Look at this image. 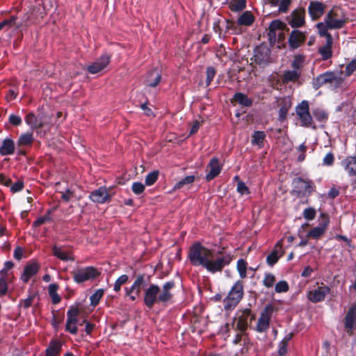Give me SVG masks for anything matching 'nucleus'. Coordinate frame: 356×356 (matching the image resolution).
<instances>
[{
	"label": "nucleus",
	"mask_w": 356,
	"mask_h": 356,
	"mask_svg": "<svg viewBox=\"0 0 356 356\" xmlns=\"http://www.w3.org/2000/svg\"><path fill=\"white\" fill-rule=\"evenodd\" d=\"M188 257L193 265L202 266L211 273L221 271L232 261L229 254L222 251L215 253L199 243L191 247Z\"/></svg>",
	"instance_id": "nucleus-1"
},
{
	"label": "nucleus",
	"mask_w": 356,
	"mask_h": 356,
	"mask_svg": "<svg viewBox=\"0 0 356 356\" xmlns=\"http://www.w3.org/2000/svg\"><path fill=\"white\" fill-rule=\"evenodd\" d=\"M175 287L172 281L166 282L162 287L156 284H151L145 291L144 302L149 308H152L157 302H166L171 300L172 294L171 290Z\"/></svg>",
	"instance_id": "nucleus-2"
},
{
	"label": "nucleus",
	"mask_w": 356,
	"mask_h": 356,
	"mask_svg": "<svg viewBox=\"0 0 356 356\" xmlns=\"http://www.w3.org/2000/svg\"><path fill=\"white\" fill-rule=\"evenodd\" d=\"M325 22L330 29L343 27L346 19L342 9L340 7H333L328 12Z\"/></svg>",
	"instance_id": "nucleus-3"
},
{
	"label": "nucleus",
	"mask_w": 356,
	"mask_h": 356,
	"mask_svg": "<svg viewBox=\"0 0 356 356\" xmlns=\"http://www.w3.org/2000/svg\"><path fill=\"white\" fill-rule=\"evenodd\" d=\"M99 274L98 270L92 266L78 268L72 271L74 281L78 284L95 279Z\"/></svg>",
	"instance_id": "nucleus-4"
},
{
	"label": "nucleus",
	"mask_w": 356,
	"mask_h": 356,
	"mask_svg": "<svg viewBox=\"0 0 356 356\" xmlns=\"http://www.w3.org/2000/svg\"><path fill=\"white\" fill-rule=\"evenodd\" d=\"M243 288L241 282L238 281L235 283L224 300L225 309H230L239 302L243 295Z\"/></svg>",
	"instance_id": "nucleus-5"
},
{
	"label": "nucleus",
	"mask_w": 356,
	"mask_h": 356,
	"mask_svg": "<svg viewBox=\"0 0 356 356\" xmlns=\"http://www.w3.org/2000/svg\"><path fill=\"white\" fill-rule=\"evenodd\" d=\"M252 318L250 309H245L236 314L232 324V328L236 331L244 332L248 327V321H250Z\"/></svg>",
	"instance_id": "nucleus-6"
},
{
	"label": "nucleus",
	"mask_w": 356,
	"mask_h": 356,
	"mask_svg": "<svg viewBox=\"0 0 356 356\" xmlns=\"http://www.w3.org/2000/svg\"><path fill=\"white\" fill-rule=\"evenodd\" d=\"M25 122L32 129H38L42 128L46 124H50L51 118L44 114L36 117L33 113H29L25 117Z\"/></svg>",
	"instance_id": "nucleus-7"
},
{
	"label": "nucleus",
	"mask_w": 356,
	"mask_h": 356,
	"mask_svg": "<svg viewBox=\"0 0 356 356\" xmlns=\"http://www.w3.org/2000/svg\"><path fill=\"white\" fill-rule=\"evenodd\" d=\"M112 195L111 188L100 187L90 193V199L95 203L103 204L110 202Z\"/></svg>",
	"instance_id": "nucleus-8"
},
{
	"label": "nucleus",
	"mask_w": 356,
	"mask_h": 356,
	"mask_svg": "<svg viewBox=\"0 0 356 356\" xmlns=\"http://www.w3.org/2000/svg\"><path fill=\"white\" fill-rule=\"evenodd\" d=\"M296 112L303 126L308 127L311 124L312 118L309 111V104L307 101H302L298 104L296 106Z\"/></svg>",
	"instance_id": "nucleus-9"
},
{
	"label": "nucleus",
	"mask_w": 356,
	"mask_h": 356,
	"mask_svg": "<svg viewBox=\"0 0 356 356\" xmlns=\"http://www.w3.org/2000/svg\"><path fill=\"white\" fill-rule=\"evenodd\" d=\"M305 10L304 8H300L293 10L289 19V24L293 28L300 27L305 24Z\"/></svg>",
	"instance_id": "nucleus-10"
},
{
	"label": "nucleus",
	"mask_w": 356,
	"mask_h": 356,
	"mask_svg": "<svg viewBox=\"0 0 356 356\" xmlns=\"http://www.w3.org/2000/svg\"><path fill=\"white\" fill-rule=\"evenodd\" d=\"M330 289L327 286H318L312 291H310L308 293V298L312 302H318L323 301L325 296L330 293Z\"/></svg>",
	"instance_id": "nucleus-11"
},
{
	"label": "nucleus",
	"mask_w": 356,
	"mask_h": 356,
	"mask_svg": "<svg viewBox=\"0 0 356 356\" xmlns=\"http://www.w3.org/2000/svg\"><path fill=\"white\" fill-rule=\"evenodd\" d=\"M145 285V279L143 275L138 276L130 289L126 288V293L130 297L131 300H135L140 293L141 289Z\"/></svg>",
	"instance_id": "nucleus-12"
},
{
	"label": "nucleus",
	"mask_w": 356,
	"mask_h": 356,
	"mask_svg": "<svg viewBox=\"0 0 356 356\" xmlns=\"http://www.w3.org/2000/svg\"><path fill=\"white\" fill-rule=\"evenodd\" d=\"M110 63V57L108 55H104L95 62L87 67V70L90 74H97L104 69Z\"/></svg>",
	"instance_id": "nucleus-13"
},
{
	"label": "nucleus",
	"mask_w": 356,
	"mask_h": 356,
	"mask_svg": "<svg viewBox=\"0 0 356 356\" xmlns=\"http://www.w3.org/2000/svg\"><path fill=\"white\" fill-rule=\"evenodd\" d=\"M325 6L319 1H312L309 3L308 11L314 20L319 19L323 14Z\"/></svg>",
	"instance_id": "nucleus-14"
},
{
	"label": "nucleus",
	"mask_w": 356,
	"mask_h": 356,
	"mask_svg": "<svg viewBox=\"0 0 356 356\" xmlns=\"http://www.w3.org/2000/svg\"><path fill=\"white\" fill-rule=\"evenodd\" d=\"M305 35L302 32L294 30L290 35L289 43L292 49H296L305 42Z\"/></svg>",
	"instance_id": "nucleus-15"
},
{
	"label": "nucleus",
	"mask_w": 356,
	"mask_h": 356,
	"mask_svg": "<svg viewBox=\"0 0 356 356\" xmlns=\"http://www.w3.org/2000/svg\"><path fill=\"white\" fill-rule=\"evenodd\" d=\"M161 75L157 69H154L146 74L145 83L147 86L156 87L160 82Z\"/></svg>",
	"instance_id": "nucleus-16"
},
{
	"label": "nucleus",
	"mask_w": 356,
	"mask_h": 356,
	"mask_svg": "<svg viewBox=\"0 0 356 356\" xmlns=\"http://www.w3.org/2000/svg\"><path fill=\"white\" fill-rule=\"evenodd\" d=\"M208 168H209V171L206 176L207 181L213 179L220 172L221 168L220 166L219 161L216 158H213L211 160Z\"/></svg>",
	"instance_id": "nucleus-17"
},
{
	"label": "nucleus",
	"mask_w": 356,
	"mask_h": 356,
	"mask_svg": "<svg viewBox=\"0 0 356 356\" xmlns=\"http://www.w3.org/2000/svg\"><path fill=\"white\" fill-rule=\"evenodd\" d=\"M254 56L259 64H266L270 60V50L266 47H260L257 49Z\"/></svg>",
	"instance_id": "nucleus-18"
},
{
	"label": "nucleus",
	"mask_w": 356,
	"mask_h": 356,
	"mask_svg": "<svg viewBox=\"0 0 356 356\" xmlns=\"http://www.w3.org/2000/svg\"><path fill=\"white\" fill-rule=\"evenodd\" d=\"M332 38L331 35L328 36V41L322 47H319L318 52L322 56V59L325 60L330 58L332 56Z\"/></svg>",
	"instance_id": "nucleus-19"
},
{
	"label": "nucleus",
	"mask_w": 356,
	"mask_h": 356,
	"mask_svg": "<svg viewBox=\"0 0 356 356\" xmlns=\"http://www.w3.org/2000/svg\"><path fill=\"white\" fill-rule=\"evenodd\" d=\"M53 254L63 261H74L72 253L69 251L64 250L62 248L54 245L52 248Z\"/></svg>",
	"instance_id": "nucleus-20"
},
{
	"label": "nucleus",
	"mask_w": 356,
	"mask_h": 356,
	"mask_svg": "<svg viewBox=\"0 0 356 356\" xmlns=\"http://www.w3.org/2000/svg\"><path fill=\"white\" fill-rule=\"evenodd\" d=\"M38 270V266L36 264H31L26 266L21 276L23 282H27L30 278L37 273Z\"/></svg>",
	"instance_id": "nucleus-21"
},
{
	"label": "nucleus",
	"mask_w": 356,
	"mask_h": 356,
	"mask_svg": "<svg viewBox=\"0 0 356 356\" xmlns=\"http://www.w3.org/2000/svg\"><path fill=\"white\" fill-rule=\"evenodd\" d=\"M354 323L356 325V306L350 309L345 318V326L348 331L352 330Z\"/></svg>",
	"instance_id": "nucleus-22"
},
{
	"label": "nucleus",
	"mask_w": 356,
	"mask_h": 356,
	"mask_svg": "<svg viewBox=\"0 0 356 356\" xmlns=\"http://www.w3.org/2000/svg\"><path fill=\"white\" fill-rule=\"evenodd\" d=\"M328 224V220L326 218L323 225L318 226L310 230L307 234V237L314 239L319 238L325 232L326 226Z\"/></svg>",
	"instance_id": "nucleus-23"
},
{
	"label": "nucleus",
	"mask_w": 356,
	"mask_h": 356,
	"mask_svg": "<svg viewBox=\"0 0 356 356\" xmlns=\"http://www.w3.org/2000/svg\"><path fill=\"white\" fill-rule=\"evenodd\" d=\"M270 316L264 312L261 314L257 325V330L259 332L266 331L269 327Z\"/></svg>",
	"instance_id": "nucleus-24"
},
{
	"label": "nucleus",
	"mask_w": 356,
	"mask_h": 356,
	"mask_svg": "<svg viewBox=\"0 0 356 356\" xmlns=\"http://www.w3.org/2000/svg\"><path fill=\"white\" fill-rule=\"evenodd\" d=\"M15 150L14 142L10 138L5 139L3 141L2 146L0 147V154L1 155L12 154Z\"/></svg>",
	"instance_id": "nucleus-25"
},
{
	"label": "nucleus",
	"mask_w": 356,
	"mask_h": 356,
	"mask_svg": "<svg viewBox=\"0 0 356 356\" xmlns=\"http://www.w3.org/2000/svg\"><path fill=\"white\" fill-rule=\"evenodd\" d=\"M277 248H280V250L282 249L281 241L277 243L275 249L266 258V261L270 266H273L276 264L279 258L282 256V254H279V250Z\"/></svg>",
	"instance_id": "nucleus-26"
},
{
	"label": "nucleus",
	"mask_w": 356,
	"mask_h": 356,
	"mask_svg": "<svg viewBox=\"0 0 356 356\" xmlns=\"http://www.w3.org/2000/svg\"><path fill=\"white\" fill-rule=\"evenodd\" d=\"M300 76V72L298 70H287L283 73L282 82L284 83L289 82H295Z\"/></svg>",
	"instance_id": "nucleus-27"
},
{
	"label": "nucleus",
	"mask_w": 356,
	"mask_h": 356,
	"mask_svg": "<svg viewBox=\"0 0 356 356\" xmlns=\"http://www.w3.org/2000/svg\"><path fill=\"white\" fill-rule=\"evenodd\" d=\"M254 16L250 11H245L237 19V24L243 26H250L254 22Z\"/></svg>",
	"instance_id": "nucleus-28"
},
{
	"label": "nucleus",
	"mask_w": 356,
	"mask_h": 356,
	"mask_svg": "<svg viewBox=\"0 0 356 356\" xmlns=\"http://www.w3.org/2000/svg\"><path fill=\"white\" fill-rule=\"evenodd\" d=\"M61 351V343L52 341L46 350V356H58Z\"/></svg>",
	"instance_id": "nucleus-29"
},
{
	"label": "nucleus",
	"mask_w": 356,
	"mask_h": 356,
	"mask_svg": "<svg viewBox=\"0 0 356 356\" xmlns=\"http://www.w3.org/2000/svg\"><path fill=\"white\" fill-rule=\"evenodd\" d=\"M334 76L335 74L334 72H327L326 73L319 75L316 78V81L318 86H321L326 83H330L332 81V80H334Z\"/></svg>",
	"instance_id": "nucleus-30"
},
{
	"label": "nucleus",
	"mask_w": 356,
	"mask_h": 356,
	"mask_svg": "<svg viewBox=\"0 0 356 356\" xmlns=\"http://www.w3.org/2000/svg\"><path fill=\"white\" fill-rule=\"evenodd\" d=\"M233 99L239 104L246 107L250 106L252 104V100L241 92L236 93Z\"/></svg>",
	"instance_id": "nucleus-31"
},
{
	"label": "nucleus",
	"mask_w": 356,
	"mask_h": 356,
	"mask_svg": "<svg viewBox=\"0 0 356 356\" xmlns=\"http://www.w3.org/2000/svg\"><path fill=\"white\" fill-rule=\"evenodd\" d=\"M293 337V333H289L284 337L282 341L279 344V348L277 356H284L287 353V345L289 341Z\"/></svg>",
	"instance_id": "nucleus-32"
},
{
	"label": "nucleus",
	"mask_w": 356,
	"mask_h": 356,
	"mask_svg": "<svg viewBox=\"0 0 356 356\" xmlns=\"http://www.w3.org/2000/svg\"><path fill=\"white\" fill-rule=\"evenodd\" d=\"M33 142V136L32 133H26L20 136L17 141V145L29 146Z\"/></svg>",
	"instance_id": "nucleus-33"
},
{
	"label": "nucleus",
	"mask_w": 356,
	"mask_h": 356,
	"mask_svg": "<svg viewBox=\"0 0 356 356\" xmlns=\"http://www.w3.org/2000/svg\"><path fill=\"white\" fill-rule=\"evenodd\" d=\"M286 24L280 20L273 21L269 26V31L270 36H275V31L277 30L282 31L285 29Z\"/></svg>",
	"instance_id": "nucleus-34"
},
{
	"label": "nucleus",
	"mask_w": 356,
	"mask_h": 356,
	"mask_svg": "<svg viewBox=\"0 0 356 356\" xmlns=\"http://www.w3.org/2000/svg\"><path fill=\"white\" fill-rule=\"evenodd\" d=\"M265 138L266 134L264 131H256L252 135V143L261 147L264 146V140Z\"/></svg>",
	"instance_id": "nucleus-35"
},
{
	"label": "nucleus",
	"mask_w": 356,
	"mask_h": 356,
	"mask_svg": "<svg viewBox=\"0 0 356 356\" xmlns=\"http://www.w3.org/2000/svg\"><path fill=\"white\" fill-rule=\"evenodd\" d=\"M344 163L346 165V169L348 170L350 175H356V157H348L347 158Z\"/></svg>",
	"instance_id": "nucleus-36"
},
{
	"label": "nucleus",
	"mask_w": 356,
	"mask_h": 356,
	"mask_svg": "<svg viewBox=\"0 0 356 356\" xmlns=\"http://www.w3.org/2000/svg\"><path fill=\"white\" fill-rule=\"evenodd\" d=\"M246 6V0H233L229 3V8L234 12L243 10Z\"/></svg>",
	"instance_id": "nucleus-37"
},
{
	"label": "nucleus",
	"mask_w": 356,
	"mask_h": 356,
	"mask_svg": "<svg viewBox=\"0 0 356 356\" xmlns=\"http://www.w3.org/2000/svg\"><path fill=\"white\" fill-rule=\"evenodd\" d=\"M195 180V177L193 175L187 176L183 179L180 180L179 182H177L173 190L175 191L177 189H179L182 187H184L185 185L190 184L193 183Z\"/></svg>",
	"instance_id": "nucleus-38"
},
{
	"label": "nucleus",
	"mask_w": 356,
	"mask_h": 356,
	"mask_svg": "<svg viewBox=\"0 0 356 356\" xmlns=\"http://www.w3.org/2000/svg\"><path fill=\"white\" fill-rule=\"evenodd\" d=\"M159 172L158 170H154L149 173L145 177V184L147 186H152L158 179Z\"/></svg>",
	"instance_id": "nucleus-39"
},
{
	"label": "nucleus",
	"mask_w": 356,
	"mask_h": 356,
	"mask_svg": "<svg viewBox=\"0 0 356 356\" xmlns=\"http://www.w3.org/2000/svg\"><path fill=\"white\" fill-rule=\"evenodd\" d=\"M104 295L103 289H98L94 294L90 296L91 305L96 306L99 304V300Z\"/></svg>",
	"instance_id": "nucleus-40"
},
{
	"label": "nucleus",
	"mask_w": 356,
	"mask_h": 356,
	"mask_svg": "<svg viewBox=\"0 0 356 356\" xmlns=\"http://www.w3.org/2000/svg\"><path fill=\"white\" fill-rule=\"evenodd\" d=\"M237 269L242 278L246 277L247 263L243 259H239L237 262Z\"/></svg>",
	"instance_id": "nucleus-41"
},
{
	"label": "nucleus",
	"mask_w": 356,
	"mask_h": 356,
	"mask_svg": "<svg viewBox=\"0 0 356 356\" xmlns=\"http://www.w3.org/2000/svg\"><path fill=\"white\" fill-rule=\"evenodd\" d=\"M317 28L318 29L319 35L321 36L325 37L326 41H328V36L331 35L327 32V29H329V27L327 26V24H323L322 22L318 23L317 24Z\"/></svg>",
	"instance_id": "nucleus-42"
},
{
	"label": "nucleus",
	"mask_w": 356,
	"mask_h": 356,
	"mask_svg": "<svg viewBox=\"0 0 356 356\" xmlns=\"http://www.w3.org/2000/svg\"><path fill=\"white\" fill-rule=\"evenodd\" d=\"M290 106L291 104L287 102H285L284 104L282 106L279 113V119L280 121H284L286 119Z\"/></svg>",
	"instance_id": "nucleus-43"
},
{
	"label": "nucleus",
	"mask_w": 356,
	"mask_h": 356,
	"mask_svg": "<svg viewBox=\"0 0 356 356\" xmlns=\"http://www.w3.org/2000/svg\"><path fill=\"white\" fill-rule=\"evenodd\" d=\"M206 72H207L206 83H207V86H208L210 85L213 77L215 76L216 71L213 67L209 66L207 68Z\"/></svg>",
	"instance_id": "nucleus-44"
},
{
	"label": "nucleus",
	"mask_w": 356,
	"mask_h": 356,
	"mask_svg": "<svg viewBox=\"0 0 356 356\" xmlns=\"http://www.w3.org/2000/svg\"><path fill=\"white\" fill-rule=\"evenodd\" d=\"M128 280V276L127 275H121L115 282L114 284V290L115 291H119L120 290L121 286L125 284Z\"/></svg>",
	"instance_id": "nucleus-45"
},
{
	"label": "nucleus",
	"mask_w": 356,
	"mask_h": 356,
	"mask_svg": "<svg viewBox=\"0 0 356 356\" xmlns=\"http://www.w3.org/2000/svg\"><path fill=\"white\" fill-rule=\"evenodd\" d=\"M291 0H281L279 5V12L286 13L289 10V6L291 5Z\"/></svg>",
	"instance_id": "nucleus-46"
},
{
	"label": "nucleus",
	"mask_w": 356,
	"mask_h": 356,
	"mask_svg": "<svg viewBox=\"0 0 356 356\" xmlns=\"http://www.w3.org/2000/svg\"><path fill=\"white\" fill-rule=\"evenodd\" d=\"M275 282V277L272 274H266L263 281L264 285L268 288L272 287Z\"/></svg>",
	"instance_id": "nucleus-47"
},
{
	"label": "nucleus",
	"mask_w": 356,
	"mask_h": 356,
	"mask_svg": "<svg viewBox=\"0 0 356 356\" xmlns=\"http://www.w3.org/2000/svg\"><path fill=\"white\" fill-rule=\"evenodd\" d=\"M275 291L277 293L286 292L289 290V285L285 281H280L275 285Z\"/></svg>",
	"instance_id": "nucleus-48"
},
{
	"label": "nucleus",
	"mask_w": 356,
	"mask_h": 356,
	"mask_svg": "<svg viewBox=\"0 0 356 356\" xmlns=\"http://www.w3.org/2000/svg\"><path fill=\"white\" fill-rule=\"evenodd\" d=\"M16 17H12L8 19H5L0 23V30L3 29L4 27L10 28L15 25Z\"/></svg>",
	"instance_id": "nucleus-49"
},
{
	"label": "nucleus",
	"mask_w": 356,
	"mask_h": 356,
	"mask_svg": "<svg viewBox=\"0 0 356 356\" xmlns=\"http://www.w3.org/2000/svg\"><path fill=\"white\" fill-rule=\"evenodd\" d=\"M131 189L135 194L140 195L144 191L145 186L140 182H134Z\"/></svg>",
	"instance_id": "nucleus-50"
},
{
	"label": "nucleus",
	"mask_w": 356,
	"mask_h": 356,
	"mask_svg": "<svg viewBox=\"0 0 356 356\" xmlns=\"http://www.w3.org/2000/svg\"><path fill=\"white\" fill-rule=\"evenodd\" d=\"M49 213L50 211H48V213L46 214L45 216H42L40 218H39L38 219H37L34 222H33V226L35 227H38L47 222H49L51 220V218H50V216H49Z\"/></svg>",
	"instance_id": "nucleus-51"
},
{
	"label": "nucleus",
	"mask_w": 356,
	"mask_h": 356,
	"mask_svg": "<svg viewBox=\"0 0 356 356\" xmlns=\"http://www.w3.org/2000/svg\"><path fill=\"white\" fill-rule=\"evenodd\" d=\"M356 70V59H353L346 67V75L350 76Z\"/></svg>",
	"instance_id": "nucleus-52"
},
{
	"label": "nucleus",
	"mask_w": 356,
	"mask_h": 356,
	"mask_svg": "<svg viewBox=\"0 0 356 356\" xmlns=\"http://www.w3.org/2000/svg\"><path fill=\"white\" fill-rule=\"evenodd\" d=\"M307 151V147L305 144L300 145L298 148V152L299 154L298 156V161L299 162H302L305 159V152Z\"/></svg>",
	"instance_id": "nucleus-53"
},
{
	"label": "nucleus",
	"mask_w": 356,
	"mask_h": 356,
	"mask_svg": "<svg viewBox=\"0 0 356 356\" xmlns=\"http://www.w3.org/2000/svg\"><path fill=\"white\" fill-rule=\"evenodd\" d=\"M303 216L304 218L307 220H312L315 218L316 211L313 208H307L305 209Z\"/></svg>",
	"instance_id": "nucleus-54"
},
{
	"label": "nucleus",
	"mask_w": 356,
	"mask_h": 356,
	"mask_svg": "<svg viewBox=\"0 0 356 356\" xmlns=\"http://www.w3.org/2000/svg\"><path fill=\"white\" fill-rule=\"evenodd\" d=\"M6 279L4 276L1 275L0 277V295H5L7 293Z\"/></svg>",
	"instance_id": "nucleus-55"
},
{
	"label": "nucleus",
	"mask_w": 356,
	"mask_h": 356,
	"mask_svg": "<svg viewBox=\"0 0 356 356\" xmlns=\"http://www.w3.org/2000/svg\"><path fill=\"white\" fill-rule=\"evenodd\" d=\"M237 191L241 195L248 194L249 189L243 181H239L237 184Z\"/></svg>",
	"instance_id": "nucleus-56"
},
{
	"label": "nucleus",
	"mask_w": 356,
	"mask_h": 356,
	"mask_svg": "<svg viewBox=\"0 0 356 356\" xmlns=\"http://www.w3.org/2000/svg\"><path fill=\"white\" fill-rule=\"evenodd\" d=\"M14 264L12 261H6L4 264L3 268L1 271V275L7 277V273L13 267Z\"/></svg>",
	"instance_id": "nucleus-57"
},
{
	"label": "nucleus",
	"mask_w": 356,
	"mask_h": 356,
	"mask_svg": "<svg viewBox=\"0 0 356 356\" xmlns=\"http://www.w3.org/2000/svg\"><path fill=\"white\" fill-rule=\"evenodd\" d=\"M9 122L10 124L15 126H19L22 123V119L20 117L15 115H10L9 117Z\"/></svg>",
	"instance_id": "nucleus-58"
},
{
	"label": "nucleus",
	"mask_w": 356,
	"mask_h": 356,
	"mask_svg": "<svg viewBox=\"0 0 356 356\" xmlns=\"http://www.w3.org/2000/svg\"><path fill=\"white\" fill-rule=\"evenodd\" d=\"M302 58L300 56H296L294 60L292 63L293 70L299 71L301 67Z\"/></svg>",
	"instance_id": "nucleus-59"
},
{
	"label": "nucleus",
	"mask_w": 356,
	"mask_h": 356,
	"mask_svg": "<svg viewBox=\"0 0 356 356\" xmlns=\"http://www.w3.org/2000/svg\"><path fill=\"white\" fill-rule=\"evenodd\" d=\"M202 122H203V120H202L201 122L199 120H195L192 124V126H191V128L190 130V135H193V134H195L198 131V129Z\"/></svg>",
	"instance_id": "nucleus-60"
},
{
	"label": "nucleus",
	"mask_w": 356,
	"mask_h": 356,
	"mask_svg": "<svg viewBox=\"0 0 356 356\" xmlns=\"http://www.w3.org/2000/svg\"><path fill=\"white\" fill-rule=\"evenodd\" d=\"M65 329L67 332H69L73 334H75L77 333V327H76V325L74 323H71L67 321Z\"/></svg>",
	"instance_id": "nucleus-61"
},
{
	"label": "nucleus",
	"mask_w": 356,
	"mask_h": 356,
	"mask_svg": "<svg viewBox=\"0 0 356 356\" xmlns=\"http://www.w3.org/2000/svg\"><path fill=\"white\" fill-rule=\"evenodd\" d=\"M334 155L332 153H328L323 159V164L326 165H331L334 162Z\"/></svg>",
	"instance_id": "nucleus-62"
},
{
	"label": "nucleus",
	"mask_w": 356,
	"mask_h": 356,
	"mask_svg": "<svg viewBox=\"0 0 356 356\" xmlns=\"http://www.w3.org/2000/svg\"><path fill=\"white\" fill-rule=\"evenodd\" d=\"M24 183L22 181H17L11 187V191L13 193L18 192L23 188Z\"/></svg>",
	"instance_id": "nucleus-63"
},
{
	"label": "nucleus",
	"mask_w": 356,
	"mask_h": 356,
	"mask_svg": "<svg viewBox=\"0 0 356 356\" xmlns=\"http://www.w3.org/2000/svg\"><path fill=\"white\" fill-rule=\"evenodd\" d=\"M79 314V309L76 307H73L69 309L67 312V318L70 317H77Z\"/></svg>",
	"instance_id": "nucleus-64"
}]
</instances>
